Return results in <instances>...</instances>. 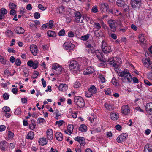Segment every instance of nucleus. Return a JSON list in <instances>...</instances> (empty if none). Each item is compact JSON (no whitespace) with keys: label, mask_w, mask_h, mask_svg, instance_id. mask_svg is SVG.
<instances>
[{"label":"nucleus","mask_w":152,"mask_h":152,"mask_svg":"<svg viewBox=\"0 0 152 152\" xmlns=\"http://www.w3.org/2000/svg\"><path fill=\"white\" fill-rule=\"evenodd\" d=\"M54 21L53 20H50L49 22L48 25H49V27L50 28H51L53 26Z\"/></svg>","instance_id":"60"},{"label":"nucleus","mask_w":152,"mask_h":152,"mask_svg":"<svg viewBox=\"0 0 152 152\" xmlns=\"http://www.w3.org/2000/svg\"><path fill=\"white\" fill-rule=\"evenodd\" d=\"M65 7L63 6H61L58 8L56 9V11L57 13L59 14H63L64 13L65 10Z\"/></svg>","instance_id":"21"},{"label":"nucleus","mask_w":152,"mask_h":152,"mask_svg":"<svg viewBox=\"0 0 152 152\" xmlns=\"http://www.w3.org/2000/svg\"><path fill=\"white\" fill-rule=\"evenodd\" d=\"M73 129V127L72 125H69L68 126V131L70 133H71L72 132Z\"/></svg>","instance_id":"40"},{"label":"nucleus","mask_w":152,"mask_h":152,"mask_svg":"<svg viewBox=\"0 0 152 152\" xmlns=\"http://www.w3.org/2000/svg\"><path fill=\"white\" fill-rule=\"evenodd\" d=\"M16 33L18 34H22L24 32V30L21 27H18L15 29Z\"/></svg>","instance_id":"28"},{"label":"nucleus","mask_w":152,"mask_h":152,"mask_svg":"<svg viewBox=\"0 0 152 152\" xmlns=\"http://www.w3.org/2000/svg\"><path fill=\"white\" fill-rule=\"evenodd\" d=\"M80 86V84L79 82L77 81L74 84V87L75 88H77L79 87Z\"/></svg>","instance_id":"56"},{"label":"nucleus","mask_w":152,"mask_h":152,"mask_svg":"<svg viewBox=\"0 0 152 152\" xmlns=\"http://www.w3.org/2000/svg\"><path fill=\"white\" fill-rule=\"evenodd\" d=\"M64 122L63 120H60L58 121H56V124L57 125L58 127H60L62 125Z\"/></svg>","instance_id":"51"},{"label":"nucleus","mask_w":152,"mask_h":152,"mask_svg":"<svg viewBox=\"0 0 152 152\" xmlns=\"http://www.w3.org/2000/svg\"><path fill=\"white\" fill-rule=\"evenodd\" d=\"M105 94L107 95L110 94L111 93V90L110 88H108L104 91Z\"/></svg>","instance_id":"57"},{"label":"nucleus","mask_w":152,"mask_h":152,"mask_svg":"<svg viewBox=\"0 0 152 152\" xmlns=\"http://www.w3.org/2000/svg\"><path fill=\"white\" fill-rule=\"evenodd\" d=\"M81 15V13L79 11H77L75 13V18H77Z\"/></svg>","instance_id":"63"},{"label":"nucleus","mask_w":152,"mask_h":152,"mask_svg":"<svg viewBox=\"0 0 152 152\" xmlns=\"http://www.w3.org/2000/svg\"><path fill=\"white\" fill-rule=\"evenodd\" d=\"M87 127L84 124L81 125L79 127V130L83 132H85L87 131Z\"/></svg>","instance_id":"29"},{"label":"nucleus","mask_w":152,"mask_h":152,"mask_svg":"<svg viewBox=\"0 0 152 152\" xmlns=\"http://www.w3.org/2000/svg\"><path fill=\"white\" fill-rule=\"evenodd\" d=\"M48 140L45 138H42L39 140V145L41 146H44L46 145L48 142Z\"/></svg>","instance_id":"20"},{"label":"nucleus","mask_w":152,"mask_h":152,"mask_svg":"<svg viewBox=\"0 0 152 152\" xmlns=\"http://www.w3.org/2000/svg\"><path fill=\"white\" fill-rule=\"evenodd\" d=\"M84 18V17L82 16V15L79 16L77 18H75V20L76 22L79 23H82L83 22Z\"/></svg>","instance_id":"31"},{"label":"nucleus","mask_w":152,"mask_h":152,"mask_svg":"<svg viewBox=\"0 0 152 152\" xmlns=\"http://www.w3.org/2000/svg\"><path fill=\"white\" fill-rule=\"evenodd\" d=\"M79 64L76 61L73 60L70 62L69 65L70 69H74L75 71H76L79 69Z\"/></svg>","instance_id":"7"},{"label":"nucleus","mask_w":152,"mask_h":152,"mask_svg":"<svg viewBox=\"0 0 152 152\" xmlns=\"http://www.w3.org/2000/svg\"><path fill=\"white\" fill-rule=\"evenodd\" d=\"M102 51L106 54L109 53L112 51L111 47L109 46L104 41H103L102 42Z\"/></svg>","instance_id":"5"},{"label":"nucleus","mask_w":152,"mask_h":152,"mask_svg":"<svg viewBox=\"0 0 152 152\" xmlns=\"http://www.w3.org/2000/svg\"><path fill=\"white\" fill-rule=\"evenodd\" d=\"M30 50L33 55L36 56L37 54V46L34 45H32L30 47Z\"/></svg>","instance_id":"15"},{"label":"nucleus","mask_w":152,"mask_h":152,"mask_svg":"<svg viewBox=\"0 0 152 152\" xmlns=\"http://www.w3.org/2000/svg\"><path fill=\"white\" fill-rule=\"evenodd\" d=\"M1 13L4 15L7 13V11L5 8H2L0 9Z\"/></svg>","instance_id":"47"},{"label":"nucleus","mask_w":152,"mask_h":152,"mask_svg":"<svg viewBox=\"0 0 152 152\" xmlns=\"http://www.w3.org/2000/svg\"><path fill=\"white\" fill-rule=\"evenodd\" d=\"M68 88L67 85L65 84H61L59 86V89L60 91L63 92L66 91Z\"/></svg>","instance_id":"24"},{"label":"nucleus","mask_w":152,"mask_h":152,"mask_svg":"<svg viewBox=\"0 0 152 152\" xmlns=\"http://www.w3.org/2000/svg\"><path fill=\"white\" fill-rule=\"evenodd\" d=\"M145 108L147 112L152 113V102L148 103L146 104Z\"/></svg>","instance_id":"22"},{"label":"nucleus","mask_w":152,"mask_h":152,"mask_svg":"<svg viewBox=\"0 0 152 152\" xmlns=\"http://www.w3.org/2000/svg\"><path fill=\"white\" fill-rule=\"evenodd\" d=\"M38 7L40 10L42 11L45 10L46 9V7H45L42 5L40 4L38 5Z\"/></svg>","instance_id":"55"},{"label":"nucleus","mask_w":152,"mask_h":152,"mask_svg":"<svg viewBox=\"0 0 152 152\" xmlns=\"http://www.w3.org/2000/svg\"><path fill=\"white\" fill-rule=\"evenodd\" d=\"M141 2V0H130V4L133 8H137Z\"/></svg>","instance_id":"13"},{"label":"nucleus","mask_w":152,"mask_h":152,"mask_svg":"<svg viewBox=\"0 0 152 152\" xmlns=\"http://www.w3.org/2000/svg\"><path fill=\"white\" fill-rule=\"evenodd\" d=\"M37 121L39 124L43 123L45 121V120L42 118H38Z\"/></svg>","instance_id":"50"},{"label":"nucleus","mask_w":152,"mask_h":152,"mask_svg":"<svg viewBox=\"0 0 152 152\" xmlns=\"http://www.w3.org/2000/svg\"><path fill=\"white\" fill-rule=\"evenodd\" d=\"M85 96L89 98L93 96V94L91 93L88 90V91H86L85 93Z\"/></svg>","instance_id":"46"},{"label":"nucleus","mask_w":152,"mask_h":152,"mask_svg":"<svg viewBox=\"0 0 152 152\" xmlns=\"http://www.w3.org/2000/svg\"><path fill=\"white\" fill-rule=\"evenodd\" d=\"M6 60L2 56L0 55V62L3 64H5L6 63Z\"/></svg>","instance_id":"44"},{"label":"nucleus","mask_w":152,"mask_h":152,"mask_svg":"<svg viewBox=\"0 0 152 152\" xmlns=\"http://www.w3.org/2000/svg\"><path fill=\"white\" fill-rule=\"evenodd\" d=\"M52 69L56 70L57 74H60L62 70L61 67L58 64H54L52 66Z\"/></svg>","instance_id":"11"},{"label":"nucleus","mask_w":152,"mask_h":152,"mask_svg":"<svg viewBox=\"0 0 152 152\" xmlns=\"http://www.w3.org/2000/svg\"><path fill=\"white\" fill-rule=\"evenodd\" d=\"M91 53H95L97 58L99 60L101 61L103 60L102 59L103 58V54L101 50H96L94 52H92V51H91Z\"/></svg>","instance_id":"8"},{"label":"nucleus","mask_w":152,"mask_h":152,"mask_svg":"<svg viewBox=\"0 0 152 152\" xmlns=\"http://www.w3.org/2000/svg\"><path fill=\"white\" fill-rule=\"evenodd\" d=\"M130 109L127 105H124L121 108V112L124 115H127L130 113Z\"/></svg>","instance_id":"9"},{"label":"nucleus","mask_w":152,"mask_h":152,"mask_svg":"<svg viewBox=\"0 0 152 152\" xmlns=\"http://www.w3.org/2000/svg\"><path fill=\"white\" fill-rule=\"evenodd\" d=\"M34 16L36 19H38L40 18V14L38 12H36L34 13Z\"/></svg>","instance_id":"49"},{"label":"nucleus","mask_w":152,"mask_h":152,"mask_svg":"<svg viewBox=\"0 0 152 152\" xmlns=\"http://www.w3.org/2000/svg\"><path fill=\"white\" fill-rule=\"evenodd\" d=\"M100 8L101 9L104 8L108 9L109 7V5L107 3H103L100 4Z\"/></svg>","instance_id":"35"},{"label":"nucleus","mask_w":152,"mask_h":152,"mask_svg":"<svg viewBox=\"0 0 152 152\" xmlns=\"http://www.w3.org/2000/svg\"><path fill=\"white\" fill-rule=\"evenodd\" d=\"M94 28L97 29V30H98L100 29L101 27V25L100 23L98 22H96L94 23Z\"/></svg>","instance_id":"36"},{"label":"nucleus","mask_w":152,"mask_h":152,"mask_svg":"<svg viewBox=\"0 0 152 152\" xmlns=\"http://www.w3.org/2000/svg\"><path fill=\"white\" fill-rule=\"evenodd\" d=\"M2 110L5 112H9L10 110V108L7 106H4L2 108Z\"/></svg>","instance_id":"45"},{"label":"nucleus","mask_w":152,"mask_h":152,"mask_svg":"<svg viewBox=\"0 0 152 152\" xmlns=\"http://www.w3.org/2000/svg\"><path fill=\"white\" fill-rule=\"evenodd\" d=\"M119 60V59L115 57L109 59L108 62L112 66L114 67L115 68H117L120 63L118 62Z\"/></svg>","instance_id":"4"},{"label":"nucleus","mask_w":152,"mask_h":152,"mask_svg":"<svg viewBox=\"0 0 152 152\" xmlns=\"http://www.w3.org/2000/svg\"><path fill=\"white\" fill-rule=\"evenodd\" d=\"M94 71L93 68L91 67H89L84 70L83 72V74L85 75H87L91 74Z\"/></svg>","instance_id":"14"},{"label":"nucleus","mask_w":152,"mask_h":152,"mask_svg":"<svg viewBox=\"0 0 152 152\" xmlns=\"http://www.w3.org/2000/svg\"><path fill=\"white\" fill-rule=\"evenodd\" d=\"M88 90L93 95L96 93L97 90L96 88L94 86H91L89 88Z\"/></svg>","instance_id":"25"},{"label":"nucleus","mask_w":152,"mask_h":152,"mask_svg":"<svg viewBox=\"0 0 152 152\" xmlns=\"http://www.w3.org/2000/svg\"><path fill=\"white\" fill-rule=\"evenodd\" d=\"M10 8L12 9H14L16 8V5L13 3H11L9 4Z\"/></svg>","instance_id":"48"},{"label":"nucleus","mask_w":152,"mask_h":152,"mask_svg":"<svg viewBox=\"0 0 152 152\" xmlns=\"http://www.w3.org/2000/svg\"><path fill=\"white\" fill-rule=\"evenodd\" d=\"M89 34H87V35L82 36L80 37V39L82 40L86 41L89 38Z\"/></svg>","instance_id":"38"},{"label":"nucleus","mask_w":152,"mask_h":152,"mask_svg":"<svg viewBox=\"0 0 152 152\" xmlns=\"http://www.w3.org/2000/svg\"><path fill=\"white\" fill-rule=\"evenodd\" d=\"M68 35L69 37H73L74 36V34L72 31H69L68 33Z\"/></svg>","instance_id":"64"},{"label":"nucleus","mask_w":152,"mask_h":152,"mask_svg":"<svg viewBox=\"0 0 152 152\" xmlns=\"http://www.w3.org/2000/svg\"><path fill=\"white\" fill-rule=\"evenodd\" d=\"M139 41L141 43H145L146 42V40L144 35L142 34H140L138 36Z\"/></svg>","instance_id":"26"},{"label":"nucleus","mask_w":152,"mask_h":152,"mask_svg":"<svg viewBox=\"0 0 152 152\" xmlns=\"http://www.w3.org/2000/svg\"><path fill=\"white\" fill-rule=\"evenodd\" d=\"M74 102L80 107H82L85 105L84 101L81 97L75 96L74 98Z\"/></svg>","instance_id":"3"},{"label":"nucleus","mask_w":152,"mask_h":152,"mask_svg":"<svg viewBox=\"0 0 152 152\" xmlns=\"http://www.w3.org/2000/svg\"><path fill=\"white\" fill-rule=\"evenodd\" d=\"M116 4L118 7H122L124 4V2L122 0H117Z\"/></svg>","instance_id":"37"},{"label":"nucleus","mask_w":152,"mask_h":152,"mask_svg":"<svg viewBox=\"0 0 152 152\" xmlns=\"http://www.w3.org/2000/svg\"><path fill=\"white\" fill-rule=\"evenodd\" d=\"M47 34L48 36L52 37H55L56 36V34L54 31L49 30L48 31Z\"/></svg>","instance_id":"34"},{"label":"nucleus","mask_w":152,"mask_h":152,"mask_svg":"<svg viewBox=\"0 0 152 152\" xmlns=\"http://www.w3.org/2000/svg\"><path fill=\"white\" fill-rule=\"evenodd\" d=\"M104 106L106 109L109 110H111L114 109V107L111 104L105 103L104 104Z\"/></svg>","instance_id":"33"},{"label":"nucleus","mask_w":152,"mask_h":152,"mask_svg":"<svg viewBox=\"0 0 152 152\" xmlns=\"http://www.w3.org/2000/svg\"><path fill=\"white\" fill-rule=\"evenodd\" d=\"M8 135L9 138H12L14 136V133L10 131H9L8 133Z\"/></svg>","instance_id":"59"},{"label":"nucleus","mask_w":152,"mask_h":152,"mask_svg":"<svg viewBox=\"0 0 152 152\" xmlns=\"http://www.w3.org/2000/svg\"><path fill=\"white\" fill-rule=\"evenodd\" d=\"M122 7H123L124 12H126L129 10V7L127 5L124 4Z\"/></svg>","instance_id":"58"},{"label":"nucleus","mask_w":152,"mask_h":152,"mask_svg":"<svg viewBox=\"0 0 152 152\" xmlns=\"http://www.w3.org/2000/svg\"><path fill=\"white\" fill-rule=\"evenodd\" d=\"M127 137L128 135L126 133L121 134L117 138V141L118 142H121L125 140Z\"/></svg>","instance_id":"12"},{"label":"nucleus","mask_w":152,"mask_h":152,"mask_svg":"<svg viewBox=\"0 0 152 152\" xmlns=\"http://www.w3.org/2000/svg\"><path fill=\"white\" fill-rule=\"evenodd\" d=\"M31 123L29 125V128L32 130L34 129L36 126L35 121L34 120H32L31 121Z\"/></svg>","instance_id":"30"},{"label":"nucleus","mask_w":152,"mask_h":152,"mask_svg":"<svg viewBox=\"0 0 152 152\" xmlns=\"http://www.w3.org/2000/svg\"><path fill=\"white\" fill-rule=\"evenodd\" d=\"M3 97L5 100H7L9 98L10 95L7 93H5L3 95Z\"/></svg>","instance_id":"43"},{"label":"nucleus","mask_w":152,"mask_h":152,"mask_svg":"<svg viewBox=\"0 0 152 152\" xmlns=\"http://www.w3.org/2000/svg\"><path fill=\"white\" fill-rule=\"evenodd\" d=\"M143 152H152V145L147 144L144 147Z\"/></svg>","instance_id":"19"},{"label":"nucleus","mask_w":152,"mask_h":152,"mask_svg":"<svg viewBox=\"0 0 152 152\" xmlns=\"http://www.w3.org/2000/svg\"><path fill=\"white\" fill-rule=\"evenodd\" d=\"M99 78H100L102 83H104L105 81V78L102 75H99Z\"/></svg>","instance_id":"53"},{"label":"nucleus","mask_w":152,"mask_h":152,"mask_svg":"<svg viewBox=\"0 0 152 152\" xmlns=\"http://www.w3.org/2000/svg\"><path fill=\"white\" fill-rule=\"evenodd\" d=\"M21 109L20 108H18L16 109L15 113V114L19 115L21 114Z\"/></svg>","instance_id":"54"},{"label":"nucleus","mask_w":152,"mask_h":152,"mask_svg":"<svg viewBox=\"0 0 152 152\" xmlns=\"http://www.w3.org/2000/svg\"><path fill=\"white\" fill-rule=\"evenodd\" d=\"M38 64L37 61H35L33 62L32 60L28 61L27 63V64L28 66L30 67H32L34 69L38 67Z\"/></svg>","instance_id":"10"},{"label":"nucleus","mask_w":152,"mask_h":152,"mask_svg":"<svg viewBox=\"0 0 152 152\" xmlns=\"http://www.w3.org/2000/svg\"><path fill=\"white\" fill-rule=\"evenodd\" d=\"M47 137L49 140L53 139V132L51 129H48L46 132Z\"/></svg>","instance_id":"18"},{"label":"nucleus","mask_w":152,"mask_h":152,"mask_svg":"<svg viewBox=\"0 0 152 152\" xmlns=\"http://www.w3.org/2000/svg\"><path fill=\"white\" fill-rule=\"evenodd\" d=\"M91 12L94 13H96L98 12V7L96 6H93L91 9Z\"/></svg>","instance_id":"39"},{"label":"nucleus","mask_w":152,"mask_h":152,"mask_svg":"<svg viewBox=\"0 0 152 152\" xmlns=\"http://www.w3.org/2000/svg\"><path fill=\"white\" fill-rule=\"evenodd\" d=\"M114 14L117 16H118L121 15V12H120L118 10L114 9Z\"/></svg>","instance_id":"61"},{"label":"nucleus","mask_w":152,"mask_h":152,"mask_svg":"<svg viewBox=\"0 0 152 152\" xmlns=\"http://www.w3.org/2000/svg\"><path fill=\"white\" fill-rule=\"evenodd\" d=\"M63 47L64 49L69 51L74 49L75 45L71 42H67L63 44Z\"/></svg>","instance_id":"6"},{"label":"nucleus","mask_w":152,"mask_h":152,"mask_svg":"<svg viewBox=\"0 0 152 152\" xmlns=\"http://www.w3.org/2000/svg\"><path fill=\"white\" fill-rule=\"evenodd\" d=\"M118 75L119 77H123L122 80L123 82L130 83L132 81V76L127 69H125L123 71L119 72Z\"/></svg>","instance_id":"1"},{"label":"nucleus","mask_w":152,"mask_h":152,"mask_svg":"<svg viewBox=\"0 0 152 152\" xmlns=\"http://www.w3.org/2000/svg\"><path fill=\"white\" fill-rule=\"evenodd\" d=\"M8 146V143L5 141H3L0 143V148L2 151H4L7 148Z\"/></svg>","instance_id":"16"},{"label":"nucleus","mask_w":152,"mask_h":152,"mask_svg":"<svg viewBox=\"0 0 152 152\" xmlns=\"http://www.w3.org/2000/svg\"><path fill=\"white\" fill-rule=\"evenodd\" d=\"M6 34L9 37H12L13 35V33L10 30H7Z\"/></svg>","instance_id":"41"},{"label":"nucleus","mask_w":152,"mask_h":152,"mask_svg":"<svg viewBox=\"0 0 152 152\" xmlns=\"http://www.w3.org/2000/svg\"><path fill=\"white\" fill-rule=\"evenodd\" d=\"M111 82L115 86H117L118 84L117 81L115 77L113 78L111 80Z\"/></svg>","instance_id":"42"},{"label":"nucleus","mask_w":152,"mask_h":152,"mask_svg":"<svg viewBox=\"0 0 152 152\" xmlns=\"http://www.w3.org/2000/svg\"><path fill=\"white\" fill-rule=\"evenodd\" d=\"M110 28L111 31L115 32L116 30V28L118 26L121 27L122 26V24L120 20H115L110 19L107 21Z\"/></svg>","instance_id":"2"},{"label":"nucleus","mask_w":152,"mask_h":152,"mask_svg":"<svg viewBox=\"0 0 152 152\" xmlns=\"http://www.w3.org/2000/svg\"><path fill=\"white\" fill-rule=\"evenodd\" d=\"M110 117L111 119L112 120H116L119 117L118 114V113L114 112L111 113L110 114Z\"/></svg>","instance_id":"23"},{"label":"nucleus","mask_w":152,"mask_h":152,"mask_svg":"<svg viewBox=\"0 0 152 152\" xmlns=\"http://www.w3.org/2000/svg\"><path fill=\"white\" fill-rule=\"evenodd\" d=\"M48 26V23H46L45 24H43L41 28L42 29H45Z\"/></svg>","instance_id":"62"},{"label":"nucleus","mask_w":152,"mask_h":152,"mask_svg":"<svg viewBox=\"0 0 152 152\" xmlns=\"http://www.w3.org/2000/svg\"><path fill=\"white\" fill-rule=\"evenodd\" d=\"M75 140L78 141L82 146H84L85 144L84 138L83 137H77L75 138Z\"/></svg>","instance_id":"17"},{"label":"nucleus","mask_w":152,"mask_h":152,"mask_svg":"<svg viewBox=\"0 0 152 152\" xmlns=\"http://www.w3.org/2000/svg\"><path fill=\"white\" fill-rule=\"evenodd\" d=\"M56 137L58 141H61L63 140V135L60 132H57L56 134Z\"/></svg>","instance_id":"27"},{"label":"nucleus","mask_w":152,"mask_h":152,"mask_svg":"<svg viewBox=\"0 0 152 152\" xmlns=\"http://www.w3.org/2000/svg\"><path fill=\"white\" fill-rule=\"evenodd\" d=\"M21 61L18 58H17L15 61V64L17 66H20L21 64Z\"/></svg>","instance_id":"52"},{"label":"nucleus","mask_w":152,"mask_h":152,"mask_svg":"<svg viewBox=\"0 0 152 152\" xmlns=\"http://www.w3.org/2000/svg\"><path fill=\"white\" fill-rule=\"evenodd\" d=\"M34 133L32 131L29 132L27 135V138L28 139L32 140L34 137Z\"/></svg>","instance_id":"32"}]
</instances>
